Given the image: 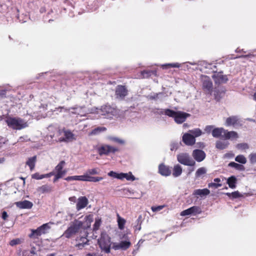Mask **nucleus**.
<instances>
[{"label":"nucleus","mask_w":256,"mask_h":256,"mask_svg":"<svg viewBox=\"0 0 256 256\" xmlns=\"http://www.w3.org/2000/svg\"><path fill=\"white\" fill-rule=\"evenodd\" d=\"M152 74H156V72L154 70H144L142 72V78H148Z\"/></svg>","instance_id":"ea45409f"},{"label":"nucleus","mask_w":256,"mask_h":256,"mask_svg":"<svg viewBox=\"0 0 256 256\" xmlns=\"http://www.w3.org/2000/svg\"><path fill=\"white\" fill-rule=\"evenodd\" d=\"M207 172V169L204 167H201L197 170L196 172V178H202Z\"/></svg>","instance_id":"7c9ffc66"},{"label":"nucleus","mask_w":256,"mask_h":256,"mask_svg":"<svg viewBox=\"0 0 256 256\" xmlns=\"http://www.w3.org/2000/svg\"><path fill=\"white\" fill-rule=\"evenodd\" d=\"M213 129H214L213 126H206L204 130L206 133L210 134L211 132H212Z\"/></svg>","instance_id":"bf43d9fd"},{"label":"nucleus","mask_w":256,"mask_h":256,"mask_svg":"<svg viewBox=\"0 0 256 256\" xmlns=\"http://www.w3.org/2000/svg\"><path fill=\"white\" fill-rule=\"evenodd\" d=\"M192 156L198 162L202 161L206 158L205 152L200 150H195L192 152Z\"/></svg>","instance_id":"a211bd4d"},{"label":"nucleus","mask_w":256,"mask_h":256,"mask_svg":"<svg viewBox=\"0 0 256 256\" xmlns=\"http://www.w3.org/2000/svg\"><path fill=\"white\" fill-rule=\"evenodd\" d=\"M224 129L222 128H214L212 130V135L214 138L222 136L224 134Z\"/></svg>","instance_id":"cd10ccee"},{"label":"nucleus","mask_w":256,"mask_h":256,"mask_svg":"<svg viewBox=\"0 0 256 256\" xmlns=\"http://www.w3.org/2000/svg\"><path fill=\"white\" fill-rule=\"evenodd\" d=\"M88 203V200L86 196H80L78 199L76 208L78 210L84 208Z\"/></svg>","instance_id":"f3484780"},{"label":"nucleus","mask_w":256,"mask_h":256,"mask_svg":"<svg viewBox=\"0 0 256 256\" xmlns=\"http://www.w3.org/2000/svg\"><path fill=\"white\" fill-rule=\"evenodd\" d=\"M98 151L100 156L108 155L118 151V148L108 144H102L98 148Z\"/></svg>","instance_id":"1a4fd4ad"},{"label":"nucleus","mask_w":256,"mask_h":256,"mask_svg":"<svg viewBox=\"0 0 256 256\" xmlns=\"http://www.w3.org/2000/svg\"><path fill=\"white\" fill-rule=\"evenodd\" d=\"M190 210L192 211V214L194 215H196V214H200L202 212L200 208L197 206H194L191 207Z\"/></svg>","instance_id":"49530a36"},{"label":"nucleus","mask_w":256,"mask_h":256,"mask_svg":"<svg viewBox=\"0 0 256 256\" xmlns=\"http://www.w3.org/2000/svg\"><path fill=\"white\" fill-rule=\"evenodd\" d=\"M54 182H56L59 178H60L62 177L63 176L60 175V174H55L54 173Z\"/></svg>","instance_id":"e2e57ef3"},{"label":"nucleus","mask_w":256,"mask_h":256,"mask_svg":"<svg viewBox=\"0 0 256 256\" xmlns=\"http://www.w3.org/2000/svg\"><path fill=\"white\" fill-rule=\"evenodd\" d=\"M32 178L33 179L40 180H42V178H44V174H40L39 173L36 172V173H35V174H34L32 175Z\"/></svg>","instance_id":"3c124183"},{"label":"nucleus","mask_w":256,"mask_h":256,"mask_svg":"<svg viewBox=\"0 0 256 256\" xmlns=\"http://www.w3.org/2000/svg\"><path fill=\"white\" fill-rule=\"evenodd\" d=\"M164 208V206H152L151 209L154 212H156Z\"/></svg>","instance_id":"13d9d810"},{"label":"nucleus","mask_w":256,"mask_h":256,"mask_svg":"<svg viewBox=\"0 0 256 256\" xmlns=\"http://www.w3.org/2000/svg\"><path fill=\"white\" fill-rule=\"evenodd\" d=\"M126 178L128 180L134 181L136 180V178L132 175L131 172L128 173H120V179L123 180Z\"/></svg>","instance_id":"c756f323"},{"label":"nucleus","mask_w":256,"mask_h":256,"mask_svg":"<svg viewBox=\"0 0 256 256\" xmlns=\"http://www.w3.org/2000/svg\"><path fill=\"white\" fill-rule=\"evenodd\" d=\"M248 158L251 164L256 163V153H252L249 156Z\"/></svg>","instance_id":"5fc2aeb1"},{"label":"nucleus","mask_w":256,"mask_h":256,"mask_svg":"<svg viewBox=\"0 0 256 256\" xmlns=\"http://www.w3.org/2000/svg\"><path fill=\"white\" fill-rule=\"evenodd\" d=\"M225 125L226 126H236L240 125V119L238 116H230L226 118L225 122Z\"/></svg>","instance_id":"4468645a"},{"label":"nucleus","mask_w":256,"mask_h":256,"mask_svg":"<svg viewBox=\"0 0 256 256\" xmlns=\"http://www.w3.org/2000/svg\"><path fill=\"white\" fill-rule=\"evenodd\" d=\"M116 98L122 99L127 94V90L124 86H118L116 88Z\"/></svg>","instance_id":"6ab92c4d"},{"label":"nucleus","mask_w":256,"mask_h":256,"mask_svg":"<svg viewBox=\"0 0 256 256\" xmlns=\"http://www.w3.org/2000/svg\"><path fill=\"white\" fill-rule=\"evenodd\" d=\"M164 96V94L162 92L156 93L151 94L148 96V98L150 100H158L159 99H162V96Z\"/></svg>","instance_id":"e433bc0d"},{"label":"nucleus","mask_w":256,"mask_h":256,"mask_svg":"<svg viewBox=\"0 0 256 256\" xmlns=\"http://www.w3.org/2000/svg\"><path fill=\"white\" fill-rule=\"evenodd\" d=\"M236 179L234 176H232L227 180V184L230 188H236Z\"/></svg>","instance_id":"72a5a7b5"},{"label":"nucleus","mask_w":256,"mask_h":256,"mask_svg":"<svg viewBox=\"0 0 256 256\" xmlns=\"http://www.w3.org/2000/svg\"><path fill=\"white\" fill-rule=\"evenodd\" d=\"M158 113L160 114H164L169 117L174 118V122L178 124L184 122L186 118L190 116L189 114L180 112L176 111L170 109H162Z\"/></svg>","instance_id":"f257e3e1"},{"label":"nucleus","mask_w":256,"mask_h":256,"mask_svg":"<svg viewBox=\"0 0 256 256\" xmlns=\"http://www.w3.org/2000/svg\"><path fill=\"white\" fill-rule=\"evenodd\" d=\"M201 78L203 90L206 93L211 94L212 91V83L210 78L206 76H202Z\"/></svg>","instance_id":"9b49d317"},{"label":"nucleus","mask_w":256,"mask_h":256,"mask_svg":"<svg viewBox=\"0 0 256 256\" xmlns=\"http://www.w3.org/2000/svg\"><path fill=\"white\" fill-rule=\"evenodd\" d=\"M16 206L20 208H31L33 206V204L27 200L20 201L16 203Z\"/></svg>","instance_id":"4be33fe9"},{"label":"nucleus","mask_w":256,"mask_h":256,"mask_svg":"<svg viewBox=\"0 0 256 256\" xmlns=\"http://www.w3.org/2000/svg\"><path fill=\"white\" fill-rule=\"evenodd\" d=\"M22 242V240L21 238H17L13 239L10 242V244L11 246H14L18 244H20Z\"/></svg>","instance_id":"de8ad7c7"},{"label":"nucleus","mask_w":256,"mask_h":256,"mask_svg":"<svg viewBox=\"0 0 256 256\" xmlns=\"http://www.w3.org/2000/svg\"><path fill=\"white\" fill-rule=\"evenodd\" d=\"M158 172L162 176H167L171 174V170L169 166L162 164L158 166Z\"/></svg>","instance_id":"aec40b11"},{"label":"nucleus","mask_w":256,"mask_h":256,"mask_svg":"<svg viewBox=\"0 0 256 256\" xmlns=\"http://www.w3.org/2000/svg\"><path fill=\"white\" fill-rule=\"evenodd\" d=\"M108 139L110 141L116 142L120 144H125V141L124 140L117 137L110 136L108 138Z\"/></svg>","instance_id":"79ce46f5"},{"label":"nucleus","mask_w":256,"mask_h":256,"mask_svg":"<svg viewBox=\"0 0 256 256\" xmlns=\"http://www.w3.org/2000/svg\"><path fill=\"white\" fill-rule=\"evenodd\" d=\"M65 180L66 181L78 180L86 182V174L85 173L81 176H68L65 178Z\"/></svg>","instance_id":"393cba45"},{"label":"nucleus","mask_w":256,"mask_h":256,"mask_svg":"<svg viewBox=\"0 0 256 256\" xmlns=\"http://www.w3.org/2000/svg\"><path fill=\"white\" fill-rule=\"evenodd\" d=\"M178 161L182 164L188 166H194L196 162L192 159L188 154L181 153L177 156Z\"/></svg>","instance_id":"6e6552de"},{"label":"nucleus","mask_w":256,"mask_h":256,"mask_svg":"<svg viewBox=\"0 0 256 256\" xmlns=\"http://www.w3.org/2000/svg\"><path fill=\"white\" fill-rule=\"evenodd\" d=\"M131 246V242L129 240L126 239L125 240H122L120 242H113L112 244V248L114 250H125L128 249Z\"/></svg>","instance_id":"f8f14e48"},{"label":"nucleus","mask_w":256,"mask_h":256,"mask_svg":"<svg viewBox=\"0 0 256 256\" xmlns=\"http://www.w3.org/2000/svg\"><path fill=\"white\" fill-rule=\"evenodd\" d=\"M189 133L192 135L194 138L202 135V131L200 128H194L188 131Z\"/></svg>","instance_id":"4c0bfd02"},{"label":"nucleus","mask_w":256,"mask_h":256,"mask_svg":"<svg viewBox=\"0 0 256 256\" xmlns=\"http://www.w3.org/2000/svg\"><path fill=\"white\" fill-rule=\"evenodd\" d=\"M102 180V177H94L92 176L86 174V182H98Z\"/></svg>","instance_id":"58836bf2"},{"label":"nucleus","mask_w":256,"mask_h":256,"mask_svg":"<svg viewBox=\"0 0 256 256\" xmlns=\"http://www.w3.org/2000/svg\"><path fill=\"white\" fill-rule=\"evenodd\" d=\"M83 223L78 220H74L72 222L70 226L64 232L62 236H64L66 238H69L72 236L76 234L82 228Z\"/></svg>","instance_id":"423d86ee"},{"label":"nucleus","mask_w":256,"mask_h":256,"mask_svg":"<svg viewBox=\"0 0 256 256\" xmlns=\"http://www.w3.org/2000/svg\"><path fill=\"white\" fill-rule=\"evenodd\" d=\"M180 64L178 62H175V63H169V64H164L162 65V67L163 68L167 69L170 68H178L180 66Z\"/></svg>","instance_id":"f704fd0d"},{"label":"nucleus","mask_w":256,"mask_h":256,"mask_svg":"<svg viewBox=\"0 0 256 256\" xmlns=\"http://www.w3.org/2000/svg\"><path fill=\"white\" fill-rule=\"evenodd\" d=\"M235 160L242 164H245L247 162L246 157L242 154L237 156L235 158Z\"/></svg>","instance_id":"a19ab883"},{"label":"nucleus","mask_w":256,"mask_h":256,"mask_svg":"<svg viewBox=\"0 0 256 256\" xmlns=\"http://www.w3.org/2000/svg\"><path fill=\"white\" fill-rule=\"evenodd\" d=\"M48 133L46 136L47 140L50 142H56L54 140L55 139L54 138L55 137V134H59L60 132H58V128L54 126H50L48 128Z\"/></svg>","instance_id":"ddd939ff"},{"label":"nucleus","mask_w":256,"mask_h":256,"mask_svg":"<svg viewBox=\"0 0 256 256\" xmlns=\"http://www.w3.org/2000/svg\"><path fill=\"white\" fill-rule=\"evenodd\" d=\"M6 122L9 128L16 130H20L28 126L26 122L18 117L8 118L6 120Z\"/></svg>","instance_id":"7ed1b4c3"},{"label":"nucleus","mask_w":256,"mask_h":256,"mask_svg":"<svg viewBox=\"0 0 256 256\" xmlns=\"http://www.w3.org/2000/svg\"><path fill=\"white\" fill-rule=\"evenodd\" d=\"M238 138V134L236 132L234 131L228 132L227 130H224V134L222 135V138L225 140H233L237 138Z\"/></svg>","instance_id":"5701e85b"},{"label":"nucleus","mask_w":256,"mask_h":256,"mask_svg":"<svg viewBox=\"0 0 256 256\" xmlns=\"http://www.w3.org/2000/svg\"><path fill=\"white\" fill-rule=\"evenodd\" d=\"M60 110V112H62L64 110V112H68L70 114H76L80 116H86V114L88 113H90V112L91 110L88 112L86 108L82 107V106H76L74 108H70L68 109H66L64 107H59L58 108H56L54 110V112L56 110Z\"/></svg>","instance_id":"0eeeda50"},{"label":"nucleus","mask_w":256,"mask_h":256,"mask_svg":"<svg viewBox=\"0 0 256 256\" xmlns=\"http://www.w3.org/2000/svg\"><path fill=\"white\" fill-rule=\"evenodd\" d=\"M182 171V166L177 164L174 166L172 175L174 177H178L181 175Z\"/></svg>","instance_id":"c85d7f7f"},{"label":"nucleus","mask_w":256,"mask_h":256,"mask_svg":"<svg viewBox=\"0 0 256 256\" xmlns=\"http://www.w3.org/2000/svg\"><path fill=\"white\" fill-rule=\"evenodd\" d=\"M2 218L4 220H6L8 218V214L6 211H4L2 214Z\"/></svg>","instance_id":"0e129e2a"},{"label":"nucleus","mask_w":256,"mask_h":256,"mask_svg":"<svg viewBox=\"0 0 256 256\" xmlns=\"http://www.w3.org/2000/svg\"><path fill=\"white\" fill-rule=\"evenodd\" d=\"M86 218L87 220H88L90 222H92V216L90 215H89V216H88L86 217Z\"/></svg>","instance_id":"774afa93"},{"label":"nucleus","mask_w":256,"mask_h":256,"mask_svg":"<svg viewBox=\"0 0 256 256\" xmlns=\"http://www.w3.org/2000/svg\"><path fill=\"white\" fill-rule=\"evenodd\" d=\"M108 176L120 180V173L118 174L114 172L110 171L108 173Z\"/></svg>","instance_id":"864d4df0"},{"label":"nucleus","mask_w":256,"mask_h":256,"mask_svg":"<svg viewBox=\"0 0 256 256\" xmlns=\"http://www.w3.org/2000/svg\"><path fill=\"white\" fill-rule=\"evenodd\" d=\"M178 143H172L170 144V150H176L178 149Z\"/></svg>","instance_id":"680f3d73"},{"label":"nucleus","mask_w":256,"mask_h":256,"mask_svg":"<svg viewBox=\"0 0 256 256\" xmlns=\"http://www.w3.org/2000/svg\"><path fill=\"white\" fill-rule=\"evenodd\" d=\"M54 224L52 222H49L43 224L36 230L31 229V233L29 234V237L31 238H38L42 235L48 233L51 226Z\"/></svg>","instance_id":"20e7f679"},{"label":"nucleus","mask_w":256,"mask_h":256,"mask_svg":"<svg viewBox=\"0 0 256 256\" xmlns=\"http://www.w3.org/2000/svg\"><path fill=\"white\" fill-rule=\"evenodd\" d=\"M65 164V162L64 160L60 162L55 167V171L56 172V174H60L62 176H64L66 171L65 170H63L64 166Z\"/></svg>","instance_id":"a878e982"},{"label":"nucleus","mask_w":256,"mask_h":256,"mask_svg":"<svg viewBox=\"0 0 256 256\" xmlns=\"http://www.w3.org/2000/svg\"><path fill=\"white\" fill-rule=\"evenodd\" d=\"M222 184L220 183L211 182L208 184V188H216L220 187Z\"/></svg>","instance_id":"4d7b16f0"},{"label":"nucleus","mask_w":256,"mask_h":256,"mask_svg":"<svg viewBox=\"0 0 256 256\" xmlns=\"http://www.w3.org/2000/svg\"><path fill=\"white\" fill-rule=\"evenodd\" d=\"M76 241L78 243L76 244V246L79 249H82L84 246L88 245L89 242L86 236L78 238Z\"/></svg>","instance_id":"412c9836"},{"label":"nucleus","mask_w":256,"mask_h":256,"mask_svg":"<svg viewBox=\"0 0 256 256\" xmlns=\"http://www.w3.org/2000/svg\"><path fill=\"white\" fill-rule=\"evenodd\" d=\"M118 222L119 228L123 230L126 223V220L124 218L118 216Z\"/></svg>","instance_id":"a18cd8bd"},{"label":"nucleus","mask_w":256,"mask_h":256,"mask_svg":"<svg viewBox=\"0 0 256 256\" xmlns=\"http://www.w3.org/2000/svg\"><path fill=\"white\" fill-rule=\"evenodd\" d=\"M117 110L109 105H105L102 106L101 108H94L90 112L92 114H98L96 118L102 116L104 118H111L117 114Z\"/></svg>","instance_id":"f03ea898"},{"label":"nucleus","mask_w":256,"mask_h":256,"mask_svg":"<svg viewBox=\"0 0 256 256\" xmlns=\"http://www.w3.org/2000/svg\"><path fill=\"white\" fill-rule=\"evenodd\" d=\"M228 166L240 170H244V166L234 162H230L228 164Z\"/></svg>","instance_id":"c9c22d12"},{"label":"nucleus","mask_w":256,"mask_h":256,"mask_svg":"<svg viewBox=\"0 0 256 256\" xmlns=\"http://www.w3.org/2000/svg\"><path fill=\"white\" fill-rule=\"evenodd\" d=\"M100 173V170L98 168H94L88 170L86 174H88L90 176L98 174Z\"/></svg>","instance_id":"c03bdc74"},{"label":"nucleus","mask_w":256,"mask_h":256,"mask_svg":"<svg viewBox=\"0 0 256 256\" xmlns=\"http://www.w3.org/2000/svg\"><path fill=\"white\" fill-rule=\"evenodd\" d=\"M150 234H144V240H143V239H140V240H139V242H138V244H140H140H142L145 240H148V236L150 235Z\"/></svg>","instance_id":"052dcab7"},{"label":"nucleus","mask_w":256,"mask_h":256,"mask_svg":"<svg viewBox=\"0 0 256 256\" xmlns=\"http://www.w3.org/2000/svg\"><path fill=\"white\" fill-rule=\"evenodd\" d=\"M54 173L55 172H50V173H48V174H44V178H50V177L52 176H54Z\"/></svg>","instance_id":"69168bd1"},{"label":"nucleus","mask_w":256,"mask_h":256,"mask_svg":"<svg viewBox=\"0 0 256 256\" xmlns=\"http://www.w3.org/2000/svg\"><path fill=\"white\" fill-rule=\"evenodd\" d=\"M182 141L187 146H192L195 144L196 139L190 133H186L182 136Z\"/></svg>","instance_id":"dca6fc26"},{"label":"nucleus","mask_w":256,"mask_h":256,"mask_svg":"<svg viewBox=\"0 0 256 256\" xmlns=\"http://www.w3.org/2000/svg\"><path fill=\"white\" fill-rule=\"evenodd\" d=\"M210 194V190L208 188L197 189L194 191L193 194L200 198L204 197Z\"/></svg>","instance_id":"b1692460"},{"label":"nucleus","mask_w":256,"mask_h":256,"mask_svg":"<svg viewBox=\"0 0 256 256\" xmlns=\"http://www.w3.org/2000/svg\"><path fill=\"white\" fill-rule=\"evenodd\" d=\"M226 194L228 196H232L234 198H238L241 196V194L238 191H236L232 193L228 192Z\"/></svg>","instance_id":"8fccbe9b"},{"label":"nucleus","mask_w":256,"mask_h":256,"mask_svg":"<svg viewBox=\"0 0 256 256\" xmlns=\"http://www.w3.org/2000/svg\"><path fill=\"white\" fill-rule=\"evenodd\" d=\"M36 160V156H34L32 157L29 158L27 160L26 164L30 167V170H32L34 169Z\"/></svg>","instance_id":"473e14b6"},{"label":"nucleus","mask_w":256,"mask_h":256,"mask_svg":"<svg viewBox=\"0 0 256 256\" xmlns=\"http://www.w3.org/2000/svg\"><path fill=\"white\" fill-rule=\"evenodd\" d=\"M101 220L99 218H97L95 220V222L93 227V230L94 231H96L98 230L101 225Z\"/></svg>","instance_id":"37998d69"},{"label":"nucleus","mask_w":256,"mask_h":256,"mask_svg":"<svg viewBox=\"0 0 256 256\" xmlns=\"http://www.w3.org/2000/svg\"><path fill=\"white\" fill-rule=\"evenodd\" d=\"M216 84L225 83L228 80L226 76L224 75L222 72H217L214 74L212 76Z\"/></svg>","instance_id":"2eb2a0df"},{"label":"nucleus","mask_w":256,"mask_h":256,"mask_svg":"<svg viewBox=\"0 0 256 256\" xmlns=\"http://www.w3.org/2000/svg\"><path fill=\"white\" fill-rule=\"evenodd\" d=\"M106 130V128L104 127H98V128H96L94 130H92L91 134H96L98 133H99L101 132L105 131Z\"/></svg>","instance_id":"09e8293b"},{"label":"nucleus","mask_w":256,"mask_h":256,"mask_svg":"<svg viewBox=\"0 0 256 256\" xmlns=\"http://www.w3.org/2000/svg\"><path fill=\"white\" fill-rule=\"evenodd\" d=\"M237 148L240 150H245L248 149L249 148V146L246 143H242L238 144L237 145Z\"/></svg>","instance_id":"603ef678"},{"label":"nucleus","mask_w":256,"mask_h":256,"mask_svg":"<svg viewBox=\"0 0 256 256\" xmlns=\"http://www.w3.org/2000/svg\"><path fill=\"white\" fill-rule=\"evenodd\" d=\"M63 133L64 137L56 138L54 140L60 142H70L76 139V136L70 130H64Z\"/></svg>","instance_id":"9d476101"},{"label":"nucleus","mask_w":256,"mask_h":256,"mask_svg":"<svg viewBox=\"0 0 256 256\" xmlns=\"http://www.w3.org/2000/svg\"><path fill=\"white\" fill-rule=\"evenodd\" d=\"M190 214H192V212L190 210V208L182 211L180 213V216H188Z\"/></svg>","instance_id":"6e6d98bb"},{"label":"nucleus","mask_w":256,"mask_h":256,"mask_svg":"<svg viewBox=\"0 0 256 256\" xmlns=\"http://www.w3.org/2000/svg\"><path fill=\"white\" fill-rule=\"evenodd\" d=\"M58 132L60 133L59 134H55V137L54 138V139L58 138H60V136L63 132V130H61L58 129Z\"/></svg>","instance_id":"338daca9"},{"label":"nucleus","mask_w":256,"mask_h":256,"mask_svg":"<svg viewBox=\"0 0 256 256\" xmlns=\"http://www.w3.org/2000/svg\"><path fill=\"white\" fill-rule=\"evenodd\" d=\"M52 191V188L48 184L42 185L38 188L37 192L40 194L50 193Z\"/></svg>","instance_id":"bb28decb"},{"label":"nucleus","mask_w":256,"mask_h":256,"mask_svg":"<svg viewBox=\"0 0 256 256\" xmlns=\"http://www.w3.org/2000/svg\"><path fill=\"white\" fill-rule=\"evenodd\" d=\"M98 244L101 250L108 254L110 252L111 242L110 238L106 232H102L100 238L98 240Z\"/></svg>","instance_id":"39448f33"},{"label":"nucleus","mask_w":256,"mask_h":256,"mask_svg":"<svg viewBox=\"0 0 256 256\" xmlns=\"http://www.w3.org/2000/svg\"><path fill=\"white\" fill-rule=\"evenodd\" d=\"M229 144L228 142L226 140H218L216 142V146L220 150H224L226 148Z\"/></svg>","instance_id":"2f4dec72"}]
</instances>
